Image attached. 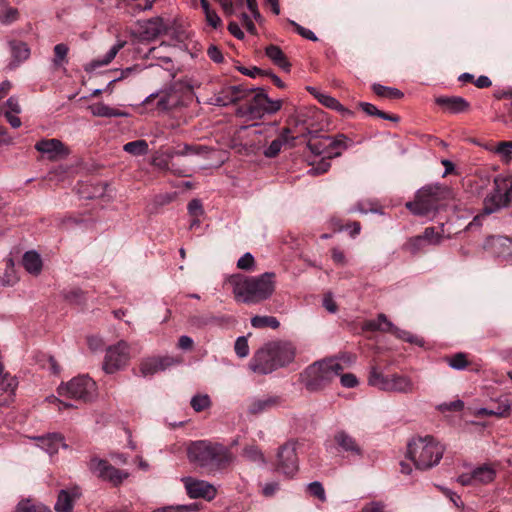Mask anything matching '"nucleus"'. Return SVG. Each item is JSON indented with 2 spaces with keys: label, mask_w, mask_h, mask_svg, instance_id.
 I'll use <instances>...</instances> for the list:
<instances>
[{
  "label": "nucleus",
  "mask_w": 512,
  "mask_h": 512,
  "mask_svg": "<svg viewBox=\"0 0 512 512\" xmlns=\"http://www.w3.org/2000/svg\"><path fill=\"white\" fill-rule=\"evenodd\" d=\"M209 313L192 315L188 319V323L191 327L201 329L209 325Z\"/></svg>",
  "instance_id": "nucleus-51"
},
{
  "label": "nucleus",
  "mask_w": 512,
  "mask_h": 512,
  "mask_svg": "<svg viewBox=\"0 0 512 512\" xmlns=\"http://www.w3.org/2000/svg\"><path fill=\"white\" fill-rule=\"evenodd\" d=\"M493 183V190L483 200L485 214L496 213L512 201V175H497Z\"/></svg>",
  "instance_id": "nucleus-7"
},
{
  "label": "nucleus",
  "mask_w": 512,
  "mask_h": 512,
  "mask_svg": "<svg viewBox=\"0 0 512 512\" xmlns=\"http://www.w3.org/2000/svg\"><path fill=\"white\" fill-rule=\"evenodd\" d=\"M435 102L452 114L464 113L470 109V103L460 96H440L435 99Z\"/></svg>",
  "instance_id": "nucleus-21"
},
{
  "label": "nucleus",
  "mask_w": 512,
  "mask_h": 512,
  "mask_svg": "<svg viewBox=\"0 0 512 512\" xmlns=\"http://www.w3.org/2000/svg\"><path fill=\"white\" fill-rule=\"evenodd\" d=\"M265 54L276 66L286 72L290 71L291 63L279 46L273 44L268 45L265 48Z\"/></svg>",
  "instance_id": "nucleus-26"
},
{
  "label": "nucleus",
  "mask_w": 512,
  "mask_h": 512,
  "mask_svg": "<svg viewBox=\"0 0 512 512\" xmlns=\"http://www.w3.org/2000/svg\"><path fill=\"white\" fill-rule=\"evenodd\" d=\"M226 92L230 93V99L227 101H232L233 103L240 101L242 99H247L250 97V93L253 92V88H248L244 85H233L227 86Z\"/></svg>",
  "instance_id": "nucleus-36"
},
{
  "label": "nucleus",
  "mask_w": 512,
  "mask_h": 512,
  "mask_svg": "<svg viewBox=\"0 0 512 512\" xmlns=\"http://www.w3.org/2000/svg\"><path fill=\"white\" fill-rule=\"evenodd\" d=\"M90 472L102 481L109 482L113 486L120 485L129 474L123 470L115 468L107 460L93 457L88 463Z\"/></svg>",
  "instance_id": "nucleus-11"
},
{
  "label": "nucleus",
  "mask_w": 512,
  "mask_h": 512,
  "mask_svg": "<svg viewBox=\"0 0 512 512\" xmlns=\"http://www.w3.org/2000/svg\"><path fill=\"white\" fill-rule=\"evenodd\" d=\"M19 19V11L17 8L5 6L0 13V23L3 25H9Z\"/></svg>",
  "instance_id": "nucleus-48"
},
{
  "label": "nucleus",
  "mask_w": 512,
  "mask_h": 512,
  "mask_svg": "<svg viewBox=\"0 0 512 512\" xmlns=\"http://www.w3.org/2000/svg\"><path fill=\"white\" fill-rule=\"evenodd\" d=\"M16 386L15 379L11 378L5 388L0 387V408L7 407L14 401Z\"/></svg>",
  "instance_id": "nucleus-35"
},
{
  "label": "nucleus",
  "mask_w": 512,
  "mask_h": 512,
  "mask_svg": "<svg viewBox=\"0 0 512 512\" xmlns=\"http://www.w3.org/2000/svg\"><path fill=\"white\" fill-rule=\"evenodd\" d=\"M234 350L236 355L240 358H244L249 355L248 340L245 336H240L236 339Z\"/></svg>",
  "instance_id": "nucleus-53"
},
{
  "label": "nucleus",
  "mask_w": 512,
  "mask_h": 512,
  "mask_svg": "<svg viewBox=\"0 0 512 512\" xmlns=\"http://www.w3.org/2000/svg\"><path fill=\"white\" fill-rule=\"evenodd\" d=\"M154 98H158V101H157V108L161 111H165V110H169L172 108L173 104L170 102V99H171V95L168 94V93H163V94H151L149 95L145 100H144V104L148 105L151 103V101L154 99Z\"/></svg>",
  "instance_id": "nucleus-43"
},
{
  "label": "nucleus",
  "mask_w": 512,
  "mask_h": 512,
  "mask_svg": "<svg viewBox=\"0 0 512 512\" xmlns=\"http://www.w3.org/2000/svg\"><path fill=\"white\" fill-rule=\"evenodd\" d=\"M64 298L76 304H82L85 301L84 292L80 288H74L64 293Z\"/></svg>",
  "instance_id": "nucleus-56"
},
{
  "label": "nucleus",
  "mask_w": 512,
  "mask_h": 512,
  "mask_svg": "<svg viewBox=\"0 0 512 512\" xmlns=\"http://www.w3.org/2000/svg\"><path fill=\"white\" fill-rule=\"evenodd\" d=\"M275 278L276 275L273 272H265L258 276L237 274L230 278V283L237 301L245 304H258L273 295Z\"/></svg>",
  "instance_id": "nucleus-2"
},
{
  "label": "nucleus",
  "mask_w": 512,
  "mask_h": 512,
  "mask_svg": "<svg viewBox=\"0 0 512 512\" xmlns=\"http://www.w3.org/2000/svg\"><path fill=\"white\" fill-rule=\"evenodd\" d=\"M251 325L257 329L266 327L277 329L280 326V322L274 316H254L251 319Z\"/></svg>",
  "instance_id": "nucleus-38"
},
{
  "label": "nucleus",
  "mask_w": 512,
  "mask_h": 512,
  "mask_svg": "<svg viewBox=\"0 0 512 512\" xmlns=\"http://www.w3.org/2000/svg\"><path fill=\"white\" fill-rule=\"evenodd\" d=\"M240 19H241L242 25L245 27L247 32H249L252 35H256L257 34L256 26L253 23V21L251 20V18L248 16V14L242 13L241 16H240Z\"/></svg>",
  "instance_id": "nucleus-62"
},
{
  "label": "nucleus",
  "mask_w": 512,
  "mask_h": 512,
  "mask_svg": "<svg viewBox=\"0 0 512 512\" xmlns=\"http://www.w3.org/2000/svg\"><path fill=\"white\" fill-rule=\"evenodd\" d=\"M369 328L372 330H379L383 332L391 333L394 329L395 325L388 320L385 314H379L377 318L373 321H370L368 324Z\"/></svg>",
  "instance_id": "nucleus-40"
},
{
  "label": "nucleus",
  "mask_w": 512,
  "mask_h": 512,
  "mask_svg": "<svg viewBox=\"0 0 512 512\" xmlns=\"http://www.w3.org/2000/svg\"><path fill=\"white\" fill-rule=\"evenodd\" d=\"M187 457L191 464L206 474L225 470L234 461V455L228 447L208 440L191 442L187 448Z\"/></svg>",
  "instance_id": "nucleus-1"
},
{
  "label": "nucleus",
  "mask_w": 512,
  "mask_h": 512,
  "mask_svg": "<svg viewBox=\"0 0 512 512\" xmlns=\"http://www.w3.org/2000/svg\"><path fill=\"white\" fill-rule=\"evenodd\" d=\"M350 140L343 134L337 135L335 138L323 136L309 140L307 147L314 155H323L324 158L331 159L341 155V151L345 150Z\"/></svg>",
  "instance_id": "nucleus-10"
},
{
  "label": "nucleus",
  "mask_w": 512,
  "mask_h": 512,
  "mask_svg": "<svg viewBox=\"0 0 512 512\" xmlns=\"http://www.w3.org/2000/svg\"><path fill=\"white\" fill-rule=\"evenodd\" d=\"M495 152L499 154L503 160L508 162L512 154V141L499 142L495 148Z\"/></svg>",
  "instance_id": "nucleus-55"
},
{
  "label": "nucleus",
  "mask_w": 512,
  "mask_h": 512,
  "mask_svg": "<svg viewBox=\"0 0 512 512\" xmlns=\"http://www.w3.org/2000/svg\"><path fill=\"white\" fill-rule=\"evenodd\" d=\"M89 109L92 115L97 117H119L124 115V113H122L118 109L111 108L104 103L93 104L89 106Z\"/></svg>",
  "instance_id": "nucleus-34"
},
{
  "label": "nucleus",
  "mask_w": 512,
  "mask_h": 512,
  "mask_svg": "<svg viewBox=\"0 0 512 512\" xmlns=\"http://www.w3.org/2000/svg\"><path fill=\"white\" fill-rule=\"evenodd\" d=\"M289 23H290V25H292L294 27L295 31L303 38L314 41V42L318 40L317 36L315 35V33L313 31L299 25L298 23H296L293 20H289Z\"/></svg>",
  "instance_id": "nucleus-57"
},
{
  "label": "nucleus",
  "mask_w": 512,
  "mask_h": 512,
  "mask_svg": "<svg viewBox=\"0 0 512 512\" xmlns=\"http://www.w3.org/2000/svg\"><path fill=\"white\" fill-rule=\"evenodd\" d=\"M455 199L454 191L441 185H429L421 188L412 202L406 207L417 216H429L449 201Z\"/></svg>",
  "instance_id": "nucleus-4"
},
{
  "label": "nucleus",
  "mask_w": 512,
  "mask_h": 512,
  "mask_svg": "<svg viewBox=\"0 0 512 512\" xmlns=\"http://www.w3.org/2000/svg\"><path fill=\"white\" fill-rule=\"evenodd\" d=\"M282 107L281 100H272L263 88H253L247 103L240 109L249 119H261L266 114H273Z\"/></svg>",
  "instance_id": "nucleus-8"
},
{
  "label": "nucleus",
  "mask_w": 512,
  "mask_h": 512,
  "mask_svg": "<svg viewBox=\"0 0 512 512\" xmlns=\"http://www.w3.org/2000/svg\"><path fill=\"white\" fill-rule=\"evenodd\" d=\"M35 149L46 154L50 160H58L69 155V149L58 139H42L35 144Z\"/></svg>",
  "instance_id": "nucleus-20"
},
{
  "label": "nucleus",
  "mask_w": 512,
  "mask_h": 512,
  "mask_svg": "<svg viewBox=\"0 0 512 512\" xmlns=\"http://www.w3.org/2000/svg\"><path fill=\"white\" fill-rule=\"evenodd\" d=\"M39 446L49 455L56 454L60 447L66 448L64 437L59 433H52L38 438Z\"/></svg>",
  "instance_id": "nucleus-25"
},
{
  "label": "nucleus",
  "mask_w": 512,
  "mask_h": 512,
  "mask_svg": "<svg viewBox=\"0 0 512 512\" xmlns=\"http://www.w3.org/2000/svg\"><path fill=\"white\" fill-rule=\"evenodd\" d=\"M361 512H384V505L381 502H370L362 508Z\"/></svg>",
  "instance_id": "nucleus-64"
},
{
  "label": "nucleus",
  "mask_w": 512,
  "mask_h": 512,
  "mask_svg": "<svg viewBox=\"0 0 512 512\" xmlns=\"http://www.w3.org/2000/svg\"><path fill=\"white\" fill-rule=\"evenodd\" d=\"M242 456L255 463L265 464L266 460L261 450L256 445L245 446L242 452Z\"/></svg>",
  "instance_id": "nucleus-39"
},
{
  "label": "nucleus",
  "mask_w": 512,
  "mask_h": 512,
  "mask_svg": "<svg viewBox=\"0 0 512 512\" xmlns=\"http://www.w3.org/2000/svg\"><path fill=\"white\" fill-rule=\"evenodd\" d=\"M275 465L276 470L287 477H292L296 474L299 468V461L295 442L288 441L279 447Z\"/></svg>",
  "instance_id": "nucleus-13"
},
{
  "label": "nucleus",
  "mask_w": 512,
  "mask_h": 512,
  "mask_svg": "<svg viewBox=\"0 0 512 512\" xmlns=\"http://www.w3.org/2000/svg\"><path fill=\"white\" fill-rule=\"evenodd\" d=\"M207 151V147L201 145H188L185 144L182 150L176 152L177 155L185 156L189 154H200Z\"/></svg>",
  "instance_id": "nucleus-58"
},
{
  "label": "nucleus",
  "mask_w": 512,
  "mask_h": 512,
  "mask_svg": "<svg viewBox=\"0 0 512 512\" xmlns=\"http://www.w3.org/2000/svg\"><path fill=\"white\" fill-rule=\"evenodd\" d=\"M207 55L215 63H222L224 60L221 50L216 45H210L207 49Z\"/></svg>",
  "instance_id": "nucleus-60"
},
{
  "label": "nucleus",
  "mask_w": 512,
  "mask_h": 512,
  "mask_svg": "<svg viewBox=\"0 0 512 512\" xmlns=\"http://www.w3.org/2000/svg\"><path fill=\"white\" fill-rule=\"evenodd\" d=\"M391 334H393L394 336H396L397 338H399L405 342H408L410 344H415L420 347H422L425 343L423 338H420V337L412 334L409 331L399 329L396 326L392 330Z\"/></svg>",
  "instance_id": "nucleus-41"
},
{
  "label": "nucleus",
  "mask_w": 512,
  "mask_h": 512,
  "mask_svg": "<svg viewBox=\"0 0 512 512\" xmlns=\"http://www.w3.org/2000/svg\"><path fill=\"white\" fill-rule=\"evenodd\" d=\"M372 91L381 98L387 99H401L404 94L397 88L387 87L378 83L372 85Z\"/></svg>",
  "instance_id": "nucleus-33"
},
{
  "label": "nucleus",
  "mask_w": 512,
  "mask_h": 512,
  "mask_svg": "<svg viewBox=\"0 0 512 512\" xmlns=\"http://www.w3.org/2000/svg\"><path fill=\"white\" fill-rule=\"evenodd\" d=\"M283 399L277 395H268L263 398H253L248 401L247 413L252 416H258L262 413L269 412L281 406Z\"/></svg>",
  "instance_id": "nucleus-19"
},
{
  "label": "nucleus",
  "mask_w": 512,
  "mask_h": 512,
  "mask_svg": "<svg viewBox=\"0 0 512 512\" xmlns=\"http://www.w3.org/2000/svg\"><path fill=\"white\" fill-rule=\"evenodd\" d=\"M334 442L339 452L346 453L348 456L361 458L363 449L357 440L345 430H339L335 433Z\"/></svg>",
  "instance_id": "nucleus-18"
},
{
  "label": "nucleus",
  "mask_w": 512,
  "mask_h": 512,
  "mask_svg": "<svg viewBox=\"0 0 512 512\" xmlns=\"http://www.w3.org/2000/svg\"><path fill=\"white\" fill-rule=\"evenodd\" d=\"M426 245H438L443 240V235L436 230L435 227L425 228L423 234L420 235Z\"/></svg>",
  "instance_id": "nucleus-47"
},
{
  "label": "nucleus",
  "mask_w": 512,
  "mask_h": 512,
  "mask_svg": "<svg viewBox=\"0 0 512 512\" xmlns=\"http://www.w3.org/2000/svg\"><path fill=\"white\" fill-rule=\"evenodd\" d=\"M23 266L31 274H39L42 269V260L35 251H28L24 254L22 260Z\"/></svg>",
  "instance_id": "nucleus-30"
},
{
  "label": "nucleus",
  "mask_w": 512,
  "mask_h": 512,
  "mask_svg": "<svg viewBox=\"0 0 512 512\" xmlns=\"http://www.w3.org/2000/svg\"><path fill=\"white\" fill-rule=\"evenodd\" d=\"M268 345L277 369L285 367L294 361L296 348L291 342L272 341L268 342Z\"/></svg>",
  "instance_id": "nucleus-15"
},
{
  "label": "nucleus",
  "mask_w": 512,
  "mask_h": 512,
  "mask_svg": "<svg viewBox=\"0 0 512 512\" xmlns=\"http://www.w3.org/2000/svg\"><path fill=\"white\" fill-rule=\"evenodd\" d=\"M173 364V359L170 357H148L140 363V373L142 376H151L159 371L165 370Z\"/></svg>",
  "instance_id": "nucleus-22"
},
{
  "label": "nucleus",
  "mask_w": 512,
  "mask_h": 512,
  "mask_svg": "<svg viewBox=\"0 0 512 512\" xmlns=\"http://www.w3.org/2000/svg\"><path fill=\"white\" fill-rule=\"evenodd\" d=\"M342 386L346 388H354L358 385L357 377L352 373L342 374L340 378Z\"/></svg>",
  "instance_id": "nucleus-61"
},
{
  "label": "nucleus",
  "mask_w": 512,
  "mask_h": 512,
  "mask_svg": "<svg viewBox=\"0 0 512 512\" xmlns=\"http://www.w3.org/2000/svg\"><path fill=\"white\" fill-rule=\"evenodd\" d=\"M15 512H52V510L32 499H23L17 504Z\"/></svg>",
  "instance_id": "nucleus-32"
},
{
  "label": "nucleus",
  "mask_w": 512,
  "mask_h": 512,
  "mask_svg": "<svg viewBox=\"0 0 512 512\" xmlns=\"http://www.w3.org/2000/svg\"><path fill=\"white\" fill-rule=\"evenodd\" d=\"M13 62L10 64L11 68L16 67L19 63L26 61L30 57V48L27 43L22 41L13 40L9 43Z\"/></svg>",
  "instance_id": "nucleus-27"
},
{
  "label": "nucleus",
  "mask_w": 512,
  "mask_h": 512,
  "mask_svg": "<svg viewBox=\"0 0 512 512\" xmlns=\"http://www.w3.org/2000/svg\"><path fill=\"white\" fill-rule=\"evenodd\" d=\"M188 212L192 217H199L204 213L202 203L199 199H193L188 203Z\"/></svg>",
  "instance_id": "nucleus-59"
},
{
  "label": "nucleus",
  "mask_w": 512,
  "mask_h": 512,
  "mask_svg": "<svg viewBox=\"0 0 512 512\" xmlns=\"http://www.w3.org/2000/svg\"><path fill=\"white\" fill-rule=\"evenodd\" d=\"M307 490L310 493L311 496L319 499L321 502L326 501V494L323 485L318 482L314 481L308 484Z\"/></svg>",
  "instance_id": "nucleus-52"
},
{
  "label": "nucleus",
  "mask_w": 512,
  "mask_h": 512,
  "mask_svg": "<svg viewBox=\"0 0 512 512\" xmlns=\"http://www.w3.org/2000/svg\"><path fill=\"white\" fill-rule=\"evenodd\" d=\"M445 447L433 436H418L407 444V457L419 470L436 466L443 457Z\"/></svg>",
  "instance_id": "nucleus-3"
},
{
  "label": "nucleus",
  "mask_w": 512,
  "mask_h": 512,
  "mask_svg": "<svg viewBox=\"0 0 512 512\" xmlns=\"http://www.w3.org/2000/svg\"><path fill=\"white\" fill-rule=\"evenodd\" d=\"M249 367L253 372L262 375L269 374L277 370V366L268 343L255 352L250 360Z\"/></svg>",
  "instance_id": "nucleus-14"
},
{
  "label": "nucleus",
  "mask_w": 512,
  "mask_h": 512,
  "mask_svg": "<svg viewBox=\"0 0 512 512\" xmlns=\"http://www.w3.org/2000/svg\"><path fill=\"white\" fill-rule=\"evenodd\" d=\"M190 405L195 412H202L211 406V399L207 394H197L192 397Z\"/></svg>",
  "instance_id": "nucleus-46"
},
{
  "label": "nucleus",
  "mask_w": 512,
  "mask_h": 512,
  "mask_svg": "<svg viewBox=\"0 0 512 512\" xmlns=\"http://www.w3.org/2000/svg\"><path fill=\"white\" fill-rule=\"evenodd\" d=\"M81 493L78 488L72 490H60L54 509L56 512H72L73 502L79 498Z\"/></svg>",
  "instance_id": "nucleus-23"
},
{
  "label": "nucleus",
  "mask_w": 512,
  "mask_h": 512,
  "mask_svg": "<svg viewBox=\"0 0 512 512\" xmlns=\"http://www.w3.org/2000/svg\"><path fill=\"white\" fill-rule=\"evenodd\" d=\"M87 344H88L89 349L92 351H98V350L102 349L104 346V342H103L102 338H100L98 336H94V335L87 337Z\"/></svg>",
  "instance_id": "nucleus-63"
},
{
  "label": "nucleus",
  "mask_w": 512,
  "mask_h": 512,
  "mask_svg": "<svg viewBox=\"0 0 512 512\" xmlns=\"http://www.w3.org/2000/svg\"><path fill=\"white\" fill-rule=\"evenodd\" d=\"M491 245L495 249V253L498 256H506L510 252H506L504 248L512 245V240L506 237H492L491 238Z\"/></svg>",
  "instance_id": "nucleus-50"
},
{
  "label": "nucleus",
  "mask_w": 512,
  "mask_h": 512,
  "mask_svg": "<svg viewBox=\"0 0 512 512\" xmlns=\"http://www.w3.org/2000/svg\"><path fill=\"white\" fill-rule=\"evenodd\" d=\"M185 488L188 496L192 499L203 498L210 501L217 494L216 488L204 480L187 478L185 480Z\"/></svg>",
  "instance_id": "nucleus-17"
},
{
  "label": "nucleus",
  "mask_w": 512,
  "mask_h": 512,
  "mask_svg": "<svg viewBox=\"0 0 512 512\" xmlns=\"http://www.w3.org/2000/svg\"><path fill=\"white\" fill-rule=\"evenodd\" d=\"M57 392L61 397L88 402L96 395V383L88 376H78L61 384Z\"/></svg>",
  "instance_id": "nucleus-9"
},
{
  "label": "nucleus",
  "mask_w": 512,
  "mask_h": 512,
  "mask_svg": "<svg viewBox=\"0 0 512 512\" xmlns=\"http://www.w3.org/2000/svg\"><path fill=\"white\" fill-rule=\"evenodd\" d=\"M343 370V365L337 359L316 361L300 374V382L310 392L320 391Z\"/></svg>",
  "instance_id": "nucleus-5"
},
{
  "label": "nucleus",
  "mask_w": 512,
  "mask_h": 512,
  "mask_svg": "<svg viewBox=\"0 0 512 512\" xmlns=\"http://www.w3.org/2000/svg\"><path fill=\"white\" fill-rule=\"evenodd\" d=\"M255 267V259L249 252L245 253L237 261V268L245 271H252Z\"/></svg>",
  "instance_id": "nucleus-54"
},
{
  "label": "nucleus",
  "mask_w": 512,
  "mask_h": 512,
  "mask_svg": "<svg viewBox=\"0 0 512 512\" xmlns=\"http://www.w3.org/2000/svg\"><path fill=\"white\" fill-rule=\"evenodd\" d=\"M137 26L138 38L141 41L154 40L167 31V26L161 17L138 21Z\"/></svg>",
  "instance_id": "nucleus-16"
},
{
  "label": "nucleus",
  "mask_w": 512,
  "mask_h": 512,
  "mask_svg": "<svg viewBox=\"0 0 512 512\" xmlns=\"http://www.w3.org/2000/svg\"><path fill=\"white\" fill-rule=\"evenodd\" d=\"M368 384L385 392L410 394L417 390V384L411 377L397 373L385 374L375 366L369 372Z\"/></svg>",
  "instance_id": "nucleus-6"
},
{
  "label": "nucleus",
  "mask_w": 512,
  "mask_h": 512,
  "mask_svg": "<svg viewBox=\"0 0 512 512\" xmlns=\"http://www.w3.org/2000/svg\"><path fill=\"white\" fill-rule=\"evenodd\" d=\"M124 151L132 155H144L148 151V144L145 140L128 142L123 147Z\"/></svg>",
  "instance_id": "nucleus-44"
},
{
  "label": "nucleus",
  "mask_w": 512,
  "mask_h": 512,
  "mask_svg": "<svg viewBox=\"0 0 512 512\" xmlns=\"http://www.w3.org/2000/svg\"><path fill=\"white\" fill-rule=\"evenodd\" d=\"M129 345L125 341H119L106 350L102 368L107 374H113L123 369L129 362Z\"/></svg>",
  "instance_id": "nucleus-12"
},
{
  "label": "nucleus",
  "mask_w": 512,
  "mask_h": 512,
  "mask_svg": "<svg viewBox=\"0 0 512 512\" xmlns=\"http://www.w3.org/2000/svg\"><path fill=\"white\" fill-rule=\"evenodd\" d=\"M124 44L125 42L122 41L115 43L103 57H98L93 61V66L102 67L110 64L118 52L123 48Z\"/></svg>",
  "instance_id": "nucleus-37"
},
{
  "label": "nucleus",
  "mask_w": 512,
  "mask_h": 512,
  "mask_svg": "<svg viewBox=\"0 0 512 512\" xmlns=\"http://www.w3.org/2000/svg\"><path fill=\"white\" fill-rule=\"evenodd\" d=\"M472 477L475 484H489L496 477V469L488 464H484L472 471Z\"/></svg>",
  "instance_id": "nucleus-29"
},
{
  "label": "nucleus",
  "mask_w": 512,
  "mask_h": 512,
  "mask_svg": "<svg viewBox=\"0 0 512 512\" xmlns=\"http://www.w3.org/2000/svg\"><path fill=\"white\" fill-rule=\"evenodd\" d=\"M447 363L455 370H463L469 365L466 354L462 352L447 357Z\"/></svg>",
  "instance_id": "nucleus-49"
},
{
  "label": "nucleus",
  "mask_w": 512,
  "mask_h": 512,
  "mask_svg": "<svg viewBox=\"0 0 512 512\" xmlns=\"http://www.w3.org/2000/svg\"><path fill=\"white\" fill-rule=\"evenodd\" d=\"M358 106L361 110L369 116H377L384 120H389L392 122H398L400 120L399 116L394 114H388L382 110H379L375 105L368 102H359Z\"/></svg>",
  "instance_id": "nucleus-31"
},
{
  "label": "nucleus",
  "mask_w": 512,
  "mask_h": 512,
  "mask_svg": "<svg viewBox=\"0 0 512 512\" xmlns=\"http://www.w3.org/2000/svg\"><path fill=\"white\" fill-rule=\"evenodd\" d=\"M54 58L53 64L56 67H61L64 63L68 62L67 55L69 52V47L64 43H59L54 46Z\"/></svg>",
  "instance_id": "nucleus-45"
},
{
  "label": "nucleus",
  "mask_w": 512,
  "mask_h": 512,
  "mask_svg": "<svg viewBox=\"0 0 512 512\" xmlns=\"http://www.w3.org/2000/svg\"><path fill=\"white\" fill-rule=\"evenodd\" d=\"M316 99L325 107L339 112L340 115L343 117L349 118L354 115V113L351 110L344 107L336 98L328 94L318 93L316 94Z\"/></svg>",
  "instance_id": "nucleus-28"
},
{
  "label": "nucleus",
  "mask_w": 512,
  "mask_h": 512,
  "mask_svg": "<svg viewBox=\"0 0 512 512\" xmlns=\"http://www.w3.org/2000/svg\"><path fill=\"white\" fill-rule=\"evenodd\" d=\"M425 247H426V243L421 238L420 235L409 238L407 240V242L403 245V249L408 251L412 255H416V254L424 251Z\"/></svg>",
  "instance_id": "nucleus-42"
},
{
  "label": "nucleus",
  "mask_w": 512,
  "mask_h": 512,
  "mask_svg": "<svg viewBox=\"0 0 512 512\" xmlns=\"http://www.w3.org/2000/svg\"><path fill=\"white\" fill-rule=\"evenodd\" d=\"M290 134L291 130L289 128H283L279 133L278 137L274 139L270 143V145L264 150L263 154L268 158L276 157L280 153L283 145L295 139V137L290 136Z\"/></svg>",
  "instance_id": "nucleus-24"
}]
</instances>
